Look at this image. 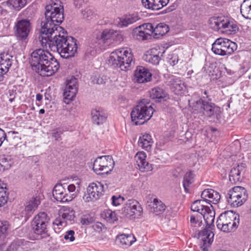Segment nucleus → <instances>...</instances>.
I'll list each match as a JSON object with an SVG mask.
<instances>
[{"mask_svg":"<svg viewBox=\"0 0 251 251\" xmlns=\"http://www.w3.org/2000/svg\"><path fill=\"white\" fill-rule=\"evenodd\" d=\"M31 56L32 70L42 76H51L59 68L57 60L47 50L37 49L32 52Z\"/></svg>","mask_w":251,"mask_h":251,"instance_id":"1","label":"nucleus"},{"mask_svg":"<svg viewBox=\"0 0 251 251\" xmlns=\"http://www.w3.org/2000/svg\"><path fill=\"white\" fill-rule=\"evenodd\" d=\"M66 34L64 31L63 34L54 36L48 46L52 51L57 52L62 58L67 59L75 55L78 47L76 40Z\"/></svg>","mask_w":251,"mask_h":251,"instance_id":"2","label":"nucleus"},{"mask_svg":"<svg viewBox=\"0 0 251 251\" xmlns=\"http://www.w3.org/2000/svg\"><path fill=\"white\" fill-rule=\"evenodd\" d=\"M109 64L114 67L123 71L130 70L134 64L133 55L131 50L127 48L117 49L110 55Z\"/></svg>","mask_w":251,"mask_h":251,"instance_id":"3","label":"nucleus"},{"mask_svg":"<svg viewBox=\"0 0 251 251\" xmlns=\"http://www.w3.org/2000/svg\"><path fill=\"white\" fill-rule=\"evenodd\" d=\"M41 26L39 39L43 47H47L49 44L50 40L53 38L52 35L57 36L59 34L64 33V29L59 26V24L46 17L42 21Z\"/></svg>","mask_w":251,"mask_h":251,"instance_id":"4","label":"nucleus"},{"mask_svg":"<svg viewBox=\"0 0 251 251\" xmlns=\"http://www.w3.org/2000/svg\"><path fill=\"white\" fill-rule=\"evenodd\" d=\"M50 220L48 214L44 212L39 213L32 219L31 223V227L38 239L43 240L45 242H50L52 238L47 227Z\"/></svg>","mask_w":251,"mask_h":251,"instance_id":"5","label":"nucleus"},{"mask_svg":"<svg viewBox=\"0 0 251 251\" xmlns=\"http://www.w3.org/2000/svg\"><path fill=\"white\" fill-rule=\"evenodd\" d=\"M154 110L149 103L146 104L144 100L141 101L131 112L132 121L136 125H142L152 117Z\"/></svg>","mask_w":251,"mask_h":251,"instance_id":"6","label":"nucleus"},{"mask_svg":"<svg viewBox=\"0 0 251 251\" xmlns=\"http://www.w3.org/2000/svg\"><path fill=\"white\" fill-rule=\"evenodd\" d=\"M45 8V17L58 24L63 22L64 9L59 0H50Z\"/></svg>","mask_w":251,"mask_h":251,"instance_id":"7","label":"nucleus"},{"mask_svg":"<svg viewBox=\"0 0 251 251\" xmlns=\"http://www.w3.org/2000/svg\"><path fill=\"white\" fill-rule=\"evenodd\" d=\"M210 27L215 30L223 29L227 34L235 33L238 30L237 25L225 17H213L209 20Z\"/></svg>","mask_w":251,"mask_h":251,"instance_id":"8","label":"nucleus"},{"mask_svg":"<svg viewBox=\"0 0 251 251\" xmlns=\"http://www.w3.org/2000/svg\"><path fill=\"white\" fill-rule=\"evenodd\" d=\"M236 49V44L226 38H218L213 43L212 50L215 54L230 55Z\"/></svg>","mask_w":251,"mask_h":251,"instance_id":"9","label":"nucleus"},{"mask_svg":"<svg viewBox=\"0 0 251 251\" xmlns=\"http://www.w3.org/2000/svg\"><path fill=\"white\" fill-rule=\"evenodd\" d=\"M226 197L228 203L234 207H238L246 201L248 195L244 187L236 186L228 191Z\"/></svg>","mask_w":251,"mask_h":251,"instance_id":"10","label":"nucleus"},{"mask_svg":"<svg viewBox=\"0 0 251 251\" xmlns=\"http://www.w3.org/2000/svg\"><path fill=\"white\" fill-rule=\"evenodd\" d=\"M114 161L110 155L98 157L93 164L94 171L98 175L108 174L113 169Z\"/></svg>","mask_w":251,"mask_h":251,"instance_id":"11","label":"nucleus"},{"mask_svg":"<svg viewBox=\"0 0 251 251\" xmlns=\"http://www.w3.org/2000/svg\"><path fill=\"white\" fill-rule=\"evenodd\" d=\"M75 212L71 207L68 206H63L59 212V217L56 218L53 222V228L56 232L57 226L58 229L61 227L66 226L67 222L73 221L75 218Z\"/></svg>","mask_w":251,"mask_h":251,"instance_id":"12","label":"nucleus"},{"mask_svg":"<svg viewBox=\"0 0 251 251\" xmlns=\"http://www.w3.org/2000/svg\"><path fill=\"white\" fill-rule=\"evenodd\" d=\"M103 186L100 182H92L87 188L83 200L86 202L95 201L98 200L102 194Z\"/></svg>","mask_w":251,"mask_h":251,"instance_id":"13","label":"nucleus"},{"mask_svg":"<svg viewBox=\"0 0 251 251\" xmlns=\"http://www.w3.org/2000/svg\"><path fill=\"white\" fill-rule=\"evenodd\" d=\"M97 38L104 43L110 44L112 41L121 42L122 35L113 29H105L99 32Z\"/></svg>","mask_w":251,"mask_h":251,"instance_id":"14","label":"nucleus"},{"mask_svg":"<svg viewBox=\"0 0 251 251\" xmlns=\"http://www.w3.org/2000/svg\"><path fill=\"white\" fill-rule=\"evenodd\" d=\"M15 33L20 40H24L27 37L31 29V24L28 20H21L15 25Z\"/></svg>","mask_w":251,"mask_h":251,"instance_id":"15","label":"nucleus"},{"mask_svg":"<svg viewBox=\"0 0 251 251\" xmlns=\"http://www.w3.org/2000/svg\"><path fill=\"white\" fill-rule=\"evenodd\" d=\"M143 209L138 201L135 200L130 199L126 201L122 209V213L125 216H140L142 213Z\"/></svg>","mask_w":251,"mask_h":251,"instance_id":"16","label":"nucleus"},{"mask_svg":"<svg viewBox=\"0 0 251 251\" xmlns=\"http://www.w3.org/2000/svg\"><path fill=\"white\" fill-rule=\"evenodd\" d=\"M77 92V79L75 78H72L67 81L64 90V102L69 104L70 101L75 97Z\"/></svg>","mask_w":251,"mask_h":251,"instance_id":"17","label":"nucleus"},{"mask_svg":"<svg viewBox=\"0 0 251 251\" xmlns=\"http://www.w3.org/2000/svg\"><path fill=\"white\" fill-rule=\"evenodd\" d=\"M166 83L170 89L176 95L182 94L186 88L184 82L179 77L174 75L169 76Z\"/></svg>","mask_w":251,"mask_h":251,"instance_id":"18","label":"nucleus"},{"mask_svg":"<svg viewBox=\"0 0 251 251\" xmlns=\"http://www.w3.org/2000/svg\"><path fill=\"white\" fill-rule=\"evenodd\" d=\"M212 230V228L205 227L199 232V239L202 242V245L201 246L202 251H208V248L213 241L214 234Z\"/></svg>","mask_w":251,"mask_h":251,"instance_id":"19","label":"nucleus"},{"mask_svg":"<svg viewBox=\"0 0 251 251\" xmlns=\"http://www.w3.org/2000/svg\"><path fill=\"white\" fill-rule=\"evenodd\" d=\"M151 74L146 68L142 66L137 67L134 72V78L139 83H146L151 80Z\"/></svg>","mask_w":251,"mask_h":251,"instance_id":"20","label":"nucleus"},{"mask_svg":"<svg viewBox=\"0 0 251 251\" xmlns=\"http://www.w3.org/2000/svg\"><path fill=\"white\" fill-rule=\"evenodd\" d=\"M201 197L206 203L217 204L220 200L221 195L219 193L213 189H207L202 192Z\"/></svg>","mask_w":251,"mask_h":251,"instance_id":"21","label":"nucleus"},{"mask_svg":"<svg viewBox=\"0 0 251 251\" xmlns=\"http://www.w3.org/2000/svg\"><path fill=\"white\" fill-rule=\"evenodd\" d=\"M203 107L202 114H205L208 117H214L219 118L221 113V108L215 105V104L204 101Z\"/></svg>","mask_w":251,"mask_h":251,"instance_id":"22","label":"nucleus"},{"mask_svg":"<svg viewBox=\"0 0 251 251\" xmlns=\"http://www.w3.org/2000/svg\"><path fill=\"white\" fill-rule=\"evenodd\" d=\"M146 154L144 151L137 152L135 156L137 165L142 172L150 171L152 169L151 164L146 160Z\"/></svg>","mask_w":251,"mask_h":251,"instance_id":"23","label":"nucleus"},{"mask_svg":"<svg viewBox=\"0 0 251 251\" xmlns=\"http://www.w3.org/2000/svg\"><path fill=\"white\" fill-rule=\"evenodd\" d=\"M169 0H142L143 5L147 9L158 10L166 6Z\"/></svg>","mask_w":251,"mask_h":251,"instance_id":"24","label":"nucleus"},{"mask_svg":"<svg viewBox=\"0 0 251 251\" xmlns=\"http://www.w3.org/2000/svg\"><path fill=\"white\" fill-rule=\"evenodd\" d=\"M244 168L242 166L237 165L233 167L229 175V180L231 183L235 184L242 181L243 178Z\"/></svg>","mask_w":251,"mask_h":251,"instance_id":"25","label":"nucleus"},{"mask_svg":"<svg viewBox=\"0 0 251 251\" xmlns=\"http://www.w3.org/2000/svg\"><path fill=\"white\" fill-rule=\"evenodd\" d=\"M151 98L156 101L161 102L169 99L168 93L162 88L156 87L150 92Z\"/></svg>","mask_w":251,"mask_h":251,"instance_id":"26","label":"nucleus"},{"mask_svg":"<svg viewBox=\"0 0 251 251\" xmlns=\"http://www.w3.org/2000/svg\"><path fill=\"white\" fill-rule=\"evenodd\" d=\"M12 56L7 53L0 54V71L3 75L8 72L12 63Z\"/></svg>","mask_w":251,"mask_h":251,"instance_id":"27","label":"nucleus"},{"mask_svg":"<svg viewBox=\"0 0 251 251\" xmlns=\"http://www.w3.org/2000/svg\"><path fill=\"white\" fill-rule=\"evenodd\" d=\"M140 19L137 13L126 15L119 19L118 25L120 27H124L134 23Z\"/></svg>","mask_w":251,"mask_h":251,"instance_id":"28","label":"nucleus"},{"mask_svg":"<svg viewBox=\"0 0 251 251\" xmlns=\"http://www.w3.org/2000/svg\"><path fill=\"white\" fill-rule=\"evenodd\" d=\"M107 118V115L102 109H94L92 111V119L94 124H102Z\"/></svg>","mask_w":251,"mask_h":251,"instance_id":"29","label":"nucleus"},{"mask_svg":"<svg viewBox=\"0 0 251 251\" xmlns=\"http://www.w3.org/2000/svg\"><path fill=\"white\" fill-rule=\"evenodd\" d=\"M14 157L8 154H3L0 156V172L8 170L14 164Z\"/></svg>","mask_w":251,"mask_h":251,"instance_id":"30","label":"nucleus"},{"mask_svg":"<svg viewBox=\"0 0 251 251\" xmlns=\"http://www.w3.org/2000/svg\"><path fill=\"white\" fill-rule=\"evenodd\" d=\"M160 53L156 48H152L146 54L145 59L153 65H157L160 60Z\"/></svg>","mask_w":251,"mask_h":251,"instance_id":"31","label":"nucleus"},{"mask_svg":"<svg viewBox=\"0 0 251 251\" xmlns=\"http://www.w3.org/2000/svg\"><path fill=\"white\" fill-rule=\"evenodd\" d=\"M66 185L61 184H57L54 187L52 191L53 198L57 201L63 202V199Z\"/></svg>","mask_w":251,"mask_h":251,"instance_id":"32","label":"nucleus"},{"mask_svg":"<svg viewBox=\"0 0 251 251\" xmlns=\"http://www.w3.org/2000/svg\"><path fill=\"white\" fill-rule=\"evenodd\" d=\"M207 211L204 212L201 215V218H202L206 224V227L207 228H212L213 223L214 221L215 212L210 209L209 208H206Z\"/></svg>","mask_w":251,"mask_h":251,"instance_id":"33","label":"nucleus"},{"mask_svg":"<svg viewBox=\"0 0 251 251\" xmlns=\"http://www.w3.org/2000/svg\"><path fill=\"white\" fill-rule=\"evenodd\" d=\"M206 202L204 199L195 201L191 205V210L193 211L197 212L199 213V215H201L204 212L207 211L206 208L209 207L204 205Z\"/></svg>","mask_w":251,"mask_h":251,"instance_id":"34","label":"nucleus"},{"mask_svg":"<svg viewBox=\"0 0 251 251\" xmlns=\"http://www.w3.org/2000/svg\"><path fill=\"white\" fill-rule=\"evenodd\" d=\"M152 144L151 136L149 134H145L140 137L138 141V145L142 149L147 151L151 149Z\"/></svg>","mask_w":251,"mask_h":251,"instance_id":"35","label":"nucleus"},{"mask_svg":"<svg viewBox=\"0 0 251 251\" xmlns=\"http://www.w3.org/2000/svg\"><path fill=\"white\" fill-rule=\"evenodd\" d=\"M169 31V28L168 25L165 23H159L154 27L153 37L155 38H159Z\"/></svg>","mask_w":251,"mask_h":251,"instance_id":"36","label":"nucleus"},{"mask_svg":"<svg viewBox=\"0 0 251 251\" xmlns=\"http://www.w3.org/2000/svg\"><path fill=\"white\" fill-rule=\"evenodd\" d=\"M40 203V201L37 197H32L25 204V210L28 213H33Z\"/></svg>","mask_w":251,"mask_h":251,"instance_id":"37","label":"nucleus"},{"mask_svg":"<svg viewBox=\"0 0 251 251\" xmlns=\"http://www.w3.org/2000/svg\"><path fill=\"white\" fill-rule=\"evenodd\" d=\"M242 16L249 19H251V0H245L240 6Z\"/></svg>","mask_w":251,"mask_h":251,"instance_id":"38","label":"nucleus"},{"mask_svg":"<svg viewBox=\"0 0 251 251\" xmlns=\"http://www.w3.org/2000/svg\"><path fill=\"white\" fill-rule=\"evenodd\" d=\"M118 238L121 245L126 247L131 246L136 241L134 236L132 234H122Z\"/></svg>","mask_w":251,"mask_h":251,"instance_id":"39","label":"nucleus"},{"mask_svg":"<svg viewBox=\"0 0 251 251\" xmlns=\"http://www.w3.org/2000/svg\"><path fill=\"white\" fill-rule=\"evenodd\" d=\"M233 212L231 211H226L221 213L217 220V225L227 224L231 222Z\"/></svg>","mask_w":251,"mask_h":251,"instance_id":"40","label":"nucleus"},{"mask_svg":"<svg viewBox=\"0 0 251 251\" xmlns=\"http://www.w3.org/2000/svg\"><path fill=\"white\" fill-rule=\"evenodd\" d=\"M195 175L192 171L185 174L183 178V186L186 192L189 191V187L193 182Z\"/></svg>","mask_w":251,"mask_h":251,"instance_id":"41","label":"nucleus"},{"mask_svg":"<svg viewBox=\"0 0 251 251\" xmlns=\"http://www.w3.org/2000/svg\"><path fill=\"white\" fill-rule=\"evenodd\" d=\"M10 228L9 223L6 221H0V241L4 240L8 234Z\"/></svg>","mask_w":251,"mask_h":251,"instance_id":"42","label":"nucleus"},{"mask_svg":"<svg viewBox=\"0 0 251 251\" xmlns=\"http://www.w3.org/2000/svg\"><path fill=\"white\" fill-rule=\"evenodd\" d=\"M104 214L105 220L110 224H113L118 220V216L115 211L108 209L104 211Z\"/></svg>","mask_w":251,"mask_h":251,"instance_id":"43","label":"nucleus"},{"mask_svg":"<svg viewBox=\"0 0 251 251\" xmlns=\"http://www.w3.org/2000/svg\"><path fill=\"white\" fill-rule=\"evenodd\" d=\"M26 0H8L7 4L9 7H12L16 10H20L26 4Z\"/></svg>","mask_w":251,"mask_h":251,"instance_id":"44","label":"nucleus"},{"mask_svg":"<svg viewBox=\"0 0 251 251\" xmlns=\"http://www.w3.org/2000/svg\"><path fill=\"white\" fill-rule=\"evenodd\" d=\"M152 207L154 212L156 213L157 214L163 212L166 208L165 205L157 199H154Z\"/></svg>","mask_w":251,"mask_h":251,"instance_id":"45","label":"nucleus"},{"mask_svg":"<svg viewBox=\"0 0 251 251\" xmlns=\"http://www.w3.org/2000/svg\"><path fill=\"white\" fill-rule=\"evenodd\" d=\"M232 216V218L231 220V221L228 224V225L230 226H231V227L230 228V232L235 231L239 225V215L233 213V215Z\"/></svg>","mask_w":251,"mask_h":251,"instance_id":"46","label":"nucleus"},{"mask_svg":"<svg viewBox=\"0 0 251 251\" xmlns=\"http://www.w3.org/2000/svg\"><path fill=\"white\" fill-rule=\"evenodd\" d=\"M135 35L138 40H145L148 39L150 37L149 33H146L144 30L141 28L138 29V26L137 27L134 31Z\"/></svg>","mask_w":251,"mask_h":251,"instance_id":"47","label":"nucleus"},{"mask_svg":"<svg viewBox=\"0 0 251 251\" xmlns=\"http://www.w3.org/2000/svg\"><path fill=\"white\" fill-rule=\"evenodd\" d=\"M141 28L144 30L146 33H149V36L150 37L152 34H154V27L152 24L146 23L138 26V29Z\"/></svg>","mask_w":251,"mask_h":251,"instance_id":"48","label":"nucleus"},{"mask_svg":"<svg viewBox=\"0 0 251 251\" xmlns=\"http://www.w3.org/2000/svg\"><path fill=\"white\" fill-rule=\"evenodd\" d=\"M22 249V242L21 240H17L11 243L6 251H18Z\"/></svg>","mask_w":251,"mask_h":251,"instance_id":"49","label":"nucleus"},{"mask_svg":"<svg viewBox=\"0 0 251 251\" xmlns=\"http://www.w3.org/2000/svg\"><path fill=\"white\" fill-rule=\"evenodd\" d=\"M95 221V218L90 214L83 215L80 219V223L83 225H89Z\"/></svg>","mask_w":251,"mask_h":251,"instance_id":"50","label":"nucleus"},{"mask_svg":"<svg viewBox=\"0 0 251 251\" xmlns=\"http://www.w3.org/2000/svg\"><path fill=\"white\" fill-rule=\"evenodd\" d=\"M204 101L201 99L197 101L194 105L193 112L194 113H203V107Z\"/></svg>","mask_w":251,"mask_h":251,"instance_id":"51","label":"nucleus"},{"mask_svg":"<svg viewBox=\"0 0 251 251\" xmlns=\"http://www.w3.org/2000/svg\"><path fill=\"white\" fill-rule=\"evenodd\" d=\"M75 232L74 230H68L64 236V239L67 241L73 242L75 240Z\"/></svg>","mask_w":251,"mask_h":251,"instance_id":"52","label":"nucleus"},{"mask_svg":"<svg viewBox=\"0 0 251 251\" xmlns=\"http://www.w3.org/2000/svg\"><path fill=\"white\" fill-rule=\"evenodd\" d=\"M64 199L63 202H68L72 201L76 196L75 193H72L71 192L68 191L66 190V188H65V192L64 193Z\"/></svg>","mask_w":251,"mask_h":251,"instance_id":"53","label":"nucleus"},{"mask_svg":"<svg viewBox=\"0 0 251 251\" xmlns=\"http://www.w3.org/2000/svg\"><path fill=\"white\" fill-rule=\"evenodd\" d=\"M107 81V78L106 76H95V77L93 79V82L94 83L98 84H105L106 82Z\"/></svg>","mask_w":251,"mask_h":251,"instance_id":"54","label":"nucleus"},{"mask_svg":"<svg viewBox=\"0 0 251 251\" xmlns=\"http://www.w3.org/2000/svg\"><path fill=\"white\" fill-rule=\"evenodd\" d=\"M190 222L193 225H198L201 226L202 221L201 215H192L190 217Z\"/></svg>","mask_w":251,"mask_h":251,"instance_id":"55","label":"nucleus"},{"mask_svg":"<svg viewBox=\"0 0 251 251\" xmlns=\"http://www.w3.org/2000/svg\"><path fill=\"white\" fill-rule=\"evenodd\" d=\"M112 200L113 205L118 206L123 202L125 199L120 195L118 196H113L112 197Z\"/></svg>","mask_w":251,"mask_h":251,"instance_id":"56","label":"nucleus"},{"mask_svg":"<svg viewBox=\"0 0 251 251\" xmlns=\"http://www.w3.org/2000/svg\"><path fill=\"white\" fill-rule=\"evenodd\" d=\"M229 223L224 224V225H217V227L219 229L223 232L226 233L230 232V228H231V226H230L228 225Z\"/></svg>","mask_w":251,"mask_h":251,"instance_id":"57","label":"nucleus"},{"mask_svg":"<svg viewBox=\"0 0 251 251\" xmlns=\"http://www.w3.org/2000/svg\"><path fill=\"white\" fill-rule=\"evenodd\" d=\"M82 14L83 15V18L88 20L92 19V17L93 16L92 11L90 9L88 8L82 10Z\"/></svg>","mask_w":251,"mask_h":251,"instance_id":"58","label":"nucleus"},{"mask_svg":"<svg viewBox=\"0 0 251 251\" xmlns=\"http://www.w3.org/2000/svg\"><path fill=\"white\" fill-rule=\"evenodd\" d=\"M7 136L5 132L0 128V147L3 143L4 140H6Z\"/></svg>","mask_w":251,"mask_h":251,"instance_id":"59","label":"nucleus"},{"mask_svg":"<svg viewBox=\"0 0 251 251\" xmlns=\"http://www.w3.org/2000/svg\"><path fill=\"white\" fill-rule=\"evenodd\" d=\"M62 132L61 131L59 132L56 130H54L52 133V136L53 138L55 139L56 141H59L61 140V134Z\"/></svg>","mask_w":251,"mask_h":251,"instance_id":"60","label":"nucleus"},{"mask_svg":"<svg viewBox=\"0 0 251 251\" xmlns=\"http://www.w3.org/2000/svg\"><path fill=\"white\" fill-rule=\"evenodd\" d=\"M67 186V188H66V190H68V191H69L70 192H71L72 193H75V186L74 184H70V185H69L68 186Z\"/></svg>","mask_w":251,"mask_h":251,"instance_id":"61","label":"nucleus"},{"mask_svg":"<svg viewBox=\"0 0 251 251\" xmlns=\"http://www.w3.org/2000/svg\"><path fill=\"white\" fill-rule=\"evenodd\" d=\"M84 2V0H74V4L77 7H79Z\"/></svg>","mask_w":251,"mask_h":251,"instance_id":"62","label":"nucleus"},{"mask_svg":"<svg viewBox=\"0 0 251 251\" xmlns=\"http://www.w3.org/2000/svg\"><path fill=\"white\" fill-rule=\"evenodd\" d=\"M144 250V251H155L154 247L152 245L149 247H146Z\"/></svg>","mask_w":251,"mask_h":251,"instance_id":"63","label":"nucleus"},{"mask_svg":"<svg viewBox=\"0 0 251 251\" xmlns=\"http://www.w3.org/2000/svg\"><path fill=\"white\" fill-rule=\"evenodd\" d=\"M178 60L177 58H175L174 59L173 58H171L170 60V63L172 66H174L177 63Z\"/></svg>","mask_w":251,"mask_h":251,"instance_id":"64","label":"nucleus"}]
</instances>
